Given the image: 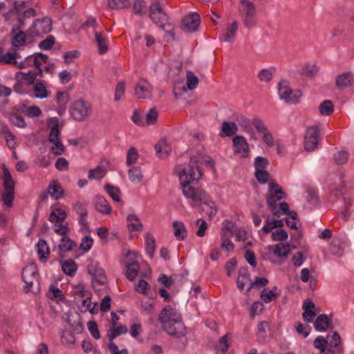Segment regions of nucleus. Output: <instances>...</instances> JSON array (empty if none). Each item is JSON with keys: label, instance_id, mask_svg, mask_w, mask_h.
I'll use <instances>...</instances> for the list:
<instances>
[{"label": "nucleus", "instance_id": "obj_1", "mask_svg": "<svg viewBox=\"0 0 354 354\" xmlns=\"http://www.w3.org/2000/svg\"><path fill=\"white\" fill-rule=\"evenodd\" d=\"M197 163V158L195 156L191 157L189 167L179 173L183 195L192 207L201 203L207 196L203 189L194 186L203 176Z\"/></svg>", "mask_w": 354, "mask_h": 354}, {"label": "nucleus", "instance_id": "obj_2", "mask_svg": "<svg viewBox=\"0 0 354 354\" xmlns=\"http://www.w3.org/2000/svg\"><path fill=\"white\" fill-rule=\"evenodd\" d=\"M149 17L151 21L165 30L174 39V28L168 22V16L163 10L160 0H151L149 6Z\"/></svg>", "mask_w": 354, "mask_h": 354}, {"label": "nucleus", "instance_id": "obj_3", "mask_svg": "<svg viewBox=\"0 0 354 354\" xmlns=\"http://www.w3.org/2000/svg\"><path fill=\"white\" fill-rule=\"evenodd\" d=\"M39 276L37 265L30 263L26 266L22 271V279L26 283L25 289L27 292L37 294L40 291Z\"/></svg>", "mask_w": 354, "mask_h": 354}, {"label": "nucleus", "instance_id": "obj_4", "mask_svg": "<svg viewBox=\"0 0 354 354\" xmlns=\"http://www.w3.org/2000/svg\"><path fill=\"white\" fill-rule=\"evenodd\" d=\"M243 26L251 29L257 25V10L253 2L249 0H241L239 8Z\"/></svg>", "mask_w": 354, "mask_h": 354}, {"label": "nucleus", "instance_id": "obj_5", "mask_svg": "<svg viewBox=\"0 0 354 354\" xmlns=\"http://www.w3.org/2000/svg\"><path fill=\"white\" fill-rule=\"evenodd\" d=\"M52 30V21L50 18L37 19L27 30V35L31 37H43Z\"/></svg>", "mask_w": 354, "mask_h": 354}, {"label": "nucleus", "instance_id": "obj_6", "mask_svg": "<svg viewBox=\"0 0 354 354\" xmlns=\"http://www.w3.org/2000/svg\"><path fill=\"white\" fill-rule=\"evenodd\" d=\"M280 99L288 104H295L299 102L301 97L300 90H292L287 82L282 81L278 84Z\"/></svg>", "mask_w": 354, "mask_h": 354}, {"label": "nucleus", "instance_id": "obj_7", "mask_svg": "<svg viewBox=\"0 0 354 354\" xmlns=\"http://www.w3.org/2000/svg\"><path fill=\"white\" fill-rule=\"evenodd\" d=\"M70 113L75 120L83 121L90 115L91 105L82 100H76L72 104Z\"/></svg>", "mask_w": 354, "mask_h": 354}, {"label": "nucleus", "instance_id": "obj_8", "mask_svg": "<svg viewBox=\"0 0 354 354\" xmlns=\"http://www.w3.org/2000/svg\"><path fill=\"white\" fill-rule=\"evenodd\" d=\"M286 198V193L275 180L270 181L269 193L266 196V203L269 208L271 210H275L277 202Z\"/></svg>", "mask_w": 354, "mask_h": 354}, {"label": "nucleus", "instance_id": "obj_9", "mask_svg": "<svg viewBox=\"0 0 354 354\" xmlns=\"http://www.w3.org/2000/svg\"><path fill=\"white\" fill-rule=\"evenodd\" d=\"M88 272L93 278V287L95 290H99L97 286H102L106 283L107 278L103 268L98 266L97 263L91 261L87 267Z\"/></svg>", "mask_w": 354, "mask_h": 354}, {"label": "nucleus", "instance_id": "obj_10", "mask_svg": "<svg viewBox=\"0 0 354 354\" xmlns=\"http://www.w3.org/2000/svg\"><path fill=\"white\" fill-rule=\"evenodd\" d=\"M162 328L169 335L182 339L183 343L187 342V329L183 321L163 324Z\"/></svg>", "mask_w": 354, "mask_h": 354}, {"label": "nucleus", "instance_id": "obj_11", "mask_svg": "<svg viewBox=\"0 0 354 354\" xmlns=\"http://www.w3.org/2000/svg\"><path fill=\"white\" fill-rule=\"evenodd\" d=\"M319 129L317 126H312L307 129L304 135V149L308 152L314 151L318 145Z\"/></svg>", "mask_w": 354, "mask_h": 354}, {"label": "nucleus", "instance_id": "obj_12", "mask_svg": "<svg viewBox=\"0 0 354 354\" xmlns=\"http://www.w3.org/2000/svg\"><path fill=\"white\" fill-rule=\"evenodd\" d=\"M36 11L32 8H29L23 12H16L13 18L12 28L10 33L14 34L17 30H21L25 26V19L35 17Z\"/></svg>", "mask_w": 354, "mask_h": 354}, {"label": "nucleus", "instance_id": "obj_13", "mask_svg": "<svg viewBox=\"0 0 354 354\" xmlns=\"http://www.w3.org/2000/svg\"><path fill=\"white\" fill-rule=\"evenodd\" d=\"M252 124L254 125L257 132L261 133V139L265 144L269 147H272L274 146L273 136L268 131L263 122L258 118H254L252 120Z\"/></svg>", "mask_w": 354, "mask_h": 354}, {"label": "nucleus", "instance_id": "obj_14", "mask_svg": "<svg viewBox=\"0 0 354 354\" xmlns=\"http://www.w3.org/2000/svg\"><path fill=\"white\" fill-rule=\"evenodd\" d=\"M158 320L163 324L182 321L181 314L171 306H166L161 311Z\"/></svg>", "mask_w": 354, "mask_h": 354}, {"label": "nucleus", "instance_id": "obj_15", "mask_svg": "<svg viewBox=\"0 0 354 354\" xmlns=\"http://www.w3.org/2000/svg\"><path fill=\"white\" fill-rule=\"evenodd\" d=\"M183 29L186 32L196 31L201 23L200 15L197 12H192L183 19Z\"/></svg>", "mask_w": 354, "mask_h": 354}, {"label": "nucleus", "instance_id": "obj_16", "mask_svg": "<svg viewBox=\"0 0 354 354\" xmlns=\"http://www.w3.org/2000/svg\"><path fill=\"white\" fill-rule=\"evenodd\" d=\"M152 86L145 80L141 79L135 88V95L138 99H150L151 97Z\"/></svg>", "mask_w": 354, "mask_h": 354}, {"label": "nucleus", "instance_id": "obj_17", "mask_svg": "<svg viewBox=\"0 0 354 354\" xmlns=\"http://www.w3.org/2000/svg\"><path fill=\"white\" fill-rule=\"evenodd\" d=\"M335 85L338 89L342 90L354 85V75L351 71L344 72L336 77Z\"/></svg>", "mask_w": 354, "mask_h": 354}, {"label": "nucleus", "instance_id": "obj_18", "mask_svg": "<svg viewBox=\"0 0 354 354\" xmlns=\"http://www.w3.org/2000/svg\"><path fill=\"white\" fill-rule=\"evenodd\" d=\"M233 147L236 153H242L243 157H247L249 152V145L243 136H235L232 139Z\"/></svg>", "mask_w": 354, "mask_h": 354}, {"label": "nucleus", "instance_id": "obj_19", "mask_svg": "<svg viewBox=\"0 0 354 354\" xmlns=\"http://www.w3.org/2000/svg\"><path fill=\"white\" fill-rule=\"evenodd\" d=\"M234 120L243 128V131L251 134V138L256 140L254 132L251 127V122L245 115L240 113H235L233 114Z\"/></svg>", "mask_w": 354, "mask_h": 354}, {"label": "nucleus", "instance_id": "obj_20", "mask_svg": "<svg viewBox=\"0 0 354 354\" xmlns=\"http://www.w3.org/2000/svg\"><path fill=\"white\" fill-rule=\"evenodd\" d=\"M328 348L335 351V354H342L343 347L342 345L341 337L337 332L333 333L331 336L328 335Z\"/></svg>", "mask_w": 354, "mask_h": 354}, {"label": "nucleus", "instance_id": "obj_21", "mask_svg": "<svg viewBox=\"0 0 354 354\" xmlns=\"http://www.w3.org/2000/svg\"><path fill=\"white\" fill-rule=\"evenodd\" d=\"M238 129V125L235 122L223 121L221 124L219 136L221 138L232 136L236 134Z\"/></svg>", "mask_w": 354, "mask_h": 354}, {"label": "nucleus", "instance_id": "obj_22", "mask_svg": "<svg viewBox=\"0 0 354 354\" xmlns=\"http://www.w3.org/2000/svg\"><path fill=\"white\" fill-rule=\"evenodd\" d=\"M70 100L69 94L67 92L58 91L56 94V101L58 105L57 112L59 115H63L66 109V105Z\"/></svg>", "mask_w": 354, "mask_h": 354}, {"label": "nucleus", "instance_id": "obj_23", "mask_svg": "<svg viewBox=\"0 0 354 354\" xmlns=\"http://www.w3.org/2000/svg\"><path fill=\"white\" fill-rule=\"evenodd\" d=\"M95 209L100 213L109 214L111 212V207L104 197L97 196L94 203Z\"/></svg>", "mask_w": 354, "mask_h": 354}, {"label": "nucleus", "instance_id": "obj_24", "mask_svg": "<svg viewBox=\"0 0 354 354\" xmlns=\"http://www.w3.org/2000/svg\"><path fill=\"white\" fill-rule=\"evenodd\" d=\"M201 203H203L201 210L207 214L209 219H212L217 212V208L215 203L209 200V197L207 196Z\"/></svg>", "mask_w": 354, "mask_h": 354}, {"label": "nucleus", "instance_id": "obj_25", "mask_svg": "<svg viewBox=\"0 0 354 354\" xmlns=\"http://www.w3.org/2000/svg\"><path fill=\"white\" fill-rule=\"evenodd\" d=\"M172 226L176 239L178 241L185 239L187 235V232L184 223L181 221H175L173 222Z\"/></svg>", "mask_w": 354, "mask_h": 354}, {"label": "nucleus", "instance_id": "obj_26", "mask_svg": "<svg viewBox=\"0 0 354 354\" xmlns=\"http://www.w3.org/2000/svg\"><path fill=\"white\" fill-rule=\"evenodd\" d=\"M155 149L161 158H165L168 157L170 153L171 148L167 143L166 139H161L156 145Z\"/></svg>", "mask_w": 354, "mask_h": 354}, {"label": "nucleus", "instance_id": "obj_27", "mask_svg": "<svg viewBox=\"0 0 354 354\" xmlns=\"http://www.w3.org/2000/svg\"><path fill=\"white\" fill-rule=\"evenodd\" d=\"M238 22L236 20L227 26L225 30V32L223 35V41L225 42L232 43L234 41L236 33L238 30Z\"/></svg>", "mask_w": 354, "mask_h": 354}, {"label": "nucleus", "instance_id": "obj_28", "mask_svg": "<svg viewBox=\"0 0 354 354\" xmlns=\"http://www.w3.org/2000/svg\"><path fill=\"white\" fill-rule=\"evenodd\" d=\"M48 192L55 200L60 198L64 194V190L57 180H53L48 187Z\"/></svg>", "mask_w": 354, "mask_h": 354}, {"label": "nucleus", "instance_id": "obj_29", "mask_svg": "<svg viewBox=\"0 0 354 354\" xmlns=\"http://www.w3.org/2000/svg\"><path fill=\"white\" fill-rule=\"evenodd\" d=\"M3 173V186L5 191H14L15 190V181L13 180L9 170L6 168L5 165L2 167Z\"/></svg>", "mask_w": 354, "mask_h": 354}, {"label": "nucleus", "instance_id": "obj_30", "mask_svg": "<svg viewBox=\"0 0 354 354\" xmlns=\"http://www.w3.org/2000/svg\"><path fill=\"white\" fill-rule=\"evenodd\" d=\"M95 41L98 47V52L100 54H104L108 50V41L100 32H95Z\"/></svg>", "mask_w": 354, "mask_h": 354}, {"label": "nucleus", "instance_id": "obj_31", "mask_svg": "<svg viewBox=\"0 0 354 354\" xmlns=\"http://www.w3.org/2000/svg\"><path fill=\"white\" fill-rule=\"evenodd\" d=\"M33 57L34 59V66L37 68V71L39 73V76L41 77L43 74V71L41 68V66L43 63H46L48 59V55L43 54L41 53H37L31 56H28L26 57V59H29L30 57Z\"/></svg>", "mask_w": 354, "mask_h": 354}, {"label": "nucleus", "instance_id": "obj_32", "mask_svg": "<svg viewBox=\"0 0 354 354\" xmlns=\"http://www.w3.org/2000/svg\"><path fill=\"white\" fill-rule=\"evenodd\" d=\"M129 180L134 184L140 183L143 179V174L141 168L139 167H132L128 171Z\"/></svg>", "mask_w": 354, "mask_h": 354}, {"label": "nucleus", "instance_id": "obj_33", "mask_svg": "<svg viewBox=\"0 0 354 354\" xmlns=\"http://www.w3.org/2000/svg\"><path fill=\"white\" fill-rule=\"evenodd\" d=\"M330 320L326 314H322L317 317L314 323L316 330L319 331H326L329 327Z\"/></svg>", "mask_w": 354, "mask_h": 354}, {"label": "nucleus", "instance_id": "obj_34", "mask_svg": "<svg viewBox=\"0 0 354 354\" xmlns=\"http://www.w3.org/2000/svg\"><path fill=\"white\" fill-rule=\"evenodd\" d=\"M128 228L131 231H140L143 228L142 224L138 216L136 214H130L127 217Z\"/></svg>", "mask_w": 354, "mask_h": 354}, {"label": "nucleus", "instance_id": "obj_35", "mask_svg": "<svg viewBox=\"0 0 354 354\" xmlns=\"http://www.w3.org/2000/svg\"><path fill=\"white\" fill-rule=\"evenodd\" d=\"M106 169L103 165H98L93 169L88 171V178L90 180L96 179L100 180L106 174Z\"/></svg>", "mask_w": 354, "mask_h": 354}, {"label": "nucleus", "instance_id": "obj_36", "mask_svg": "<svg viewBox=\"0 0 354 354\" xmlns=\"http://www.w3.org/2000/svg\"><path fill=\"white\" fill-rule=\"evenodd\" d=\"M12 45L18 48L25 44L26 41V35L25 32L21 30H17L15 33L12 34Z\"/></svg>", "mask_w": 354, "mask_h": 354}, {"label": "nucleus", "instance_id": "obj_37", "mask_svg": "<svg viewBox=\"0 0 354 354\" xmlns=\"http://www.w3.org/2000/svg\"><path fill=\"white\" fill-rule=\"evenodd\" d=\"M140 270V265L137 261H133L127 266V278L133 281L137 277Z\"/></svg>", "mask_w": 354, "mask_h": 354}, {"label": "nucleus", "instance_id": "obj_38", "mask_svg": "<svg viewBox=\"0 0 354 354\" xmlns=\"http://www.w3.org/2000/svg\"><path fill=\"white\" fill-rule=\"evenodd\" d=\"M66 217L65 211L62 210L60 208H56L52 210L49 216V221L52 223L63 222Z\"/></svg>", "mask_w": 354, "mask_h": 354}, {"label": "nucleus", "instance_id": "obj_39", "mask_svg": "<svg viewBox=\"0 0 354 354\" xmlns=\"http://www.w3.org/2000/svg\"><path fill=\"white\" fill-rule=\"evenodd\" d=\"M156 248V240L150 233L145 236V250L151 258L153 257Z\"/></svg>", "mask_w": 354, "mask_h": 354}, {"label": "nucleus", "instance_id": "obj_40", "mask_svg": "<svg viewBox=\"0 0 354 354\" xmlns=\"http://www.w3.org/2000/svg\"><path fill=\"white\" fill-rule=\"evenodd\" d=\"M127 332V328L125 326L120 325L113 326L111 329L108 331V338L110 342H113V339L121 334H125Z\"/></svg>", "mask_w": 354, "mask_h": 354}, {"label": "nucleus", "instance_id": "obj_41", "mask_svg": "<svg viewBox=\"0 0 354 354\" xmlns=\"http://www.w3.org/2000/svg\"><path fill=\"white\" fill-rule=\"evenodd\" d=\"M290 245L288 243H278L275 245L273 251L274 254L279 257L286 258L290 253Z\"/></svg>", "mask_w": 354, "mask_h": 354}, {"label": "nucleus", "instance_id": "obj_42", "mask_svg": "<svg viewBox=\"0 0 354 354\" xmlns=\"http://www.w3.org/2000/svg\"><path fill=\"white\" fill-rule=\"evenodd\" d=\"M76 246V243L68 236H64L58 245L59 249L62 252H69Z\"/></svg>", "mask_w": 354, "mask_h": 354}, {"label": "nucleus", "instance_id": "obj_43", "mask_svg": "<svg viewBox=\"0 0 354 354\" xmlns=\"http://www.w3.org/2000/svg\"><path fill=\"white\" fill-rule=\"evenodd\" d=\"M35 97L39 99H44L48 96L46 86L42 82H37L33 87Z\"/></svg>", "mask_w": 354, "mask_h": 354}, {"label": "nucleus", "instance_id": "obj_44", "mask_svg": "<svg viewBox=\"0 0 354 354\" xmlns=\"http://www.w3.org/2000/svg\"><path fill=\"white\" fill-rule=\"evenodd\" d=\"M254 176L257 181L262 185L268 183V185H270V181L274 180L270 178V174L265 169L256 170Z\"/></svg>", "mask_w": 354, "mask_h": 354}, {"label": "nucleus", "instance_id": "obj_45", "mask_svg": "<svg viewBox=\"0 0 354 354\" xmlns=\"http://www.w3.org/2000/svg\"><path fill=\"white\" fill-rule=\"evenodd\" d=\"M186 80L187 87L189 90L192 91L197 87L199 82V80L192 71H187Z\"/></svg>", "mask_w": 354, "mask_h": 354}, {"label": "nucleus", "instance_id": "obj_46", "mask_svg": "<svg viewBox=\"0 0 354 354\" xmlns=\"http://www.w3.org/2000/svg\"><path fill=\"white\" fill-rule=\"evenodd\" d=\"M37 247L39 259L41 261L46 260L47 258L46 254H48L49 253V249L46 241H44V239H39V241L37 243Z\"/></svg>", "mask_w": 354, "mask_h": 354}, {"label": "nucleus", "instance_id": "obj_47", "mask_svg": "<svg viewBox=\"0 0 354 354\" xmlns=\"http://www.w3.org/2000/svg\"><path fill=\"white\" fill-rule=\"evenodd\" d=\"M334 111V106L330 100H324L319 106V111L321 115H330Z\"/></svg>", "mask_w": 354, "mask_h": 354}, {"label": "nucleus", "instance_id": "obj_48", "mask_svg": "<svg viewBox=\"0 0 354 354\" xmlns=\"http://www.w3.org/2000/svg\"><path fill=\"white\" fill-rule=\"evenodd\" d=\"M19 57V55L17 52L6 53L3 55H0V62L17 65V62L16 59Z\"/></svg>", "mask_w": 354, "mask_h": 354}, {"label": "nucleus", "instance_id": "obj_49", "mask_svg": "<svg viewBox=\"0 0 354 354\" xmlns=\"http://www.w3.org/2000/svg\"><path fill=\"white\" fill-rule=\"evenodd\" d=\"M77 269V264L73 260H67L62 263V270L67 275L73 276Z\"/></svg>", "mask_w": 354, "mask_h": 354}, {"label": "nucleus", "instance_id": "obj_50", "mask_svg": "<svg viewBox=\"0 0 354 354\" xmlns=\"http://www.w3.org/2000/svg\"><path fill=\"white\" fill-rule=\"evenodd\" d=\"M315 348L319 349L323 354L328 349V341L322 336H318L314 341Z\"/></svg>", "mask_w": 354, "mask_h": 354}, {"label": "nucleus", "instance_id": "obj_51", "mask_svg": "<svg viewBox=\"0 0 354 354\" xmlns=\"http://www.w3.org/2000/svg\"><path fill=\"white\" fill-rule=\"evenodd\" d=\"M19 75L21 76V79L25 80L28 84H32L37 79V76L39 75V73L38 71H30L28 73L19 72L17 73L16 77L19 78Z\"/></svg>", "mask_w": 354, "mask_h": 354}, {"label": "nucleus", "instance_id": "obj_52", "mask_svg": "<svg viewBox=\"0 0 354 354\" xmlns=\"http://www.w3.org/2000/svg\"><path fill=\"white\" fill-rule=\"evenodd\" d=\"M105 189L113 201L117 202L120 201L121 192L118 187L110 184H106L105 185Z\"/></svg>", "mask_w": 354, "mask_h": 354}, {"label": "nucleus", "instance_id": "obj_53", "mask_svg": "<svg viewBox=\"0 0 354 354\" xmlns=\"http://www.w3.org/2000/svg\"><path fill=\"white\" fill-rule=\"evenodd\" d=\"M108 6L111 9H122L130 6V0H108Z\"/></svg>", "mask_w": 354, "mask_h": 354}, {"label": "nucleus", "instance_id": "obj_54", "mask_svg": "<svg viewBox=\"0 0 354 354\" xmlns=\"http://www.w3.org/2000/svg\"><path fill=\"white\" fill-rule=\"evenodd\" d=\"M47 296L50 299H57L59 300H63L64 299V295L62 290L53 285L50 286Z\"/></svg>", "mask_w": 354, "mask_h": 354}, {"label": "nucleus", "instance_id": "obj_55", "mask_svg": "<svg viewBox=\"0 0 354 354\" xmlns=\"http://www.w3.org/2000/svg\"><path fill=\"white\" fill-rule=\"evenodd\" d=\"M277 289V287L274 288V290H268L267 288L263 289L260 295L261 299L265 303H269L272 301L273 297H277L278 294L274 293V290Z\"/></svg>", "mask_w": 354, "mask_h": 354}, {"label": "nucleus", "instance_id": "obj_56", "mask_svg": "<svg viewBox=\"0 0 354 354\" xmlns=\"http://www.w3.org/2000/svg\"><path fill=\"white\" fill-rule=\"evenodd\" d=\"M333 159L336 165H344L348 161V153L345 151H339L334 154Z\"/></svg>", "mask_w": 354, "mask_h": 354}, {"label": "nucleus", "instance_id": "obj_57", "mask_svg": "<svg viewBox=\"0 0 354 354\" xmlns=\"http://www.w3.org/2000/svg\"><path fill=\"white\" fill-rule=\"evenodd\" d=\"M59 134L60 131L59 129V124L57 121L55 124H53L50 129V133L48 136V141L50 142H53L57 141V140H59Z\"/></svg>", "mask_w": 354, "mask_h": 354}, {"label": "nucleus", "instance_id": "obj_58", "mask_svg": "<svg viewBox=\"0 0 354 354\" xmlns=\"http://www.w3.org/2000/svg\"><path fill=\"white\" fill-rule=\"evenodd\" d=\"M10 122L16 127L19 128H24L26 126V123L24 118L19 114L14 113L10 115Z\"/></svg>", "mask_w": 354, "mask_h": 354}, {"label": "nucleus", "instance_id": "obj_59", "mask_svg": "<svg viewBox=\"0 0 354 354\" xmlns=\"http://www.w3.org/2000/svg\"><path fill=\"white\" fill-rule=\"evenodd\" d=\"M15 197V192L14 191H5L4 193L2 194V201L5 205L8 207H12V202Z\"/></svg>", "mask_w": 354, "mask_h": 354}, {"label": "nucleus", "instance_id": "obj_60", "mask_svg": "<svg viewBox=\"0 0 354 354\" xmlns=\"http://www.w3.org/2000/svg\"><path fill=\"white\" fill-rule=\"evenodd\" d=\"M158 112L155 109H151L146 115L145 125L153 124L158 119Z\"/></svg>", "mask_w": 354, "mask_h": 354}, {"label": "nucleus", "instance_id": "obj_61", "mask_svg": "<svg viewBox=\"0 0 354 354\" xmlns=\"http://www.w3.org/2000/svg\"><path fill=\"white\" fill-rule=\"evenodd\" d=\"M272 239L274 241H283L288 239V233L283 229H277L272 234Z\"/></svg>", "mask_w": 354, "mask_h": 354}, {"label": "nucleus", "instance_id": "obj_62", "mask_svg": "<svg viewBox=\"0 0 354 354\" xmlns=\"http://www.w3.org/2000/svg\"><path fill=\"white\" fill-rule=\"evenodd\" d=\"M138 158V153L137 149L133 147H131L127 153V165L129 166L135 163L137 161Z\"/></svg>", "mask_w": 354, "mask_h": 354}, {"label": "nucleus", "instance_id": "obj_63", "mask_svg": "<svg viewBox=\"0 0 354 354\" xmlns=\"http://www.w3.org/2000/svg\"><path fill=\"white\" fill-rule=\"evenodd\" d=\"M55 42V39L53 35H49L46 39L39 44V47L42 50H49Z\"/></svg>", "mask_w": 354, "mask_h": 354}, {"label": "nucleus", "instance_id": "obj_64", "mask_svg": "<svg viewBox=\"0 0 354 354\" xmlns=\"http://www.w3.org/2000/svg\"><path fill=\"white\" fill-rule=\"evenodd\" d=\"M307 192H308V197H307L308 202L310 204L313 205H317L319 203V198H318L317 192L315 189L308 187L307 189Z\"/></svg>", "mask_w": 354, "mask_h": 354}]
</instances>
